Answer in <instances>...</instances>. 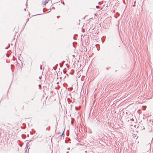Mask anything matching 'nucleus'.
Instances as JSON below:
<instances>
[{"instance_id": "5", "label": "nucleus", "mask_w": 153, "mask_h": 153, "mask_svg": "<svg viewBox=\"0 0 153 153\" xmlns=\"http://www.w3.org/2000/svg\"><path fill=\"white\" fill-rule=\"evenodd\" d=\"M63 133V132L62 134H62Z\"/></svg>"}, {"instance_id": "4", "label": "nucleus", "mask_w": 153, "mask_h": 153, "mask_svg": "<svg viewBox=\"0 0 153 153\" xmlns=\"http://www.w3.org/2000/svg\"><path fill=\"white\" fill-rule=\"evenodd\" d=\"M40 86V85H39V86Z\"/></svg>"}, {"instance_id": "3", "label": "nucleus", "mask_w": 153, "mask_h": 153, "mask_svg": "<svg viewBox=\"0 0 153 153\" xmlns=\"http://www.w3.org/2000/svg\"><path fill=\"white\" fill-rule=\"evenodd\" d=\"M46 3H47V2H46L45 4H45H45H46Z\"/></svg>"}, {"instance_id": "2", "label": "nucleus", "mask_w": 153, "mask_h": 153, "mask_svg": "<svg viewBox=\"0 0 153 153\" xmlns=\"http://www.w3.org/2000/svg\"><path fill=\"white\" fill-rule=\"evenodd\" d=\"M41 76H39V79H41Z\"/></svg>"}, {"instance_id": "1", "label": "nucleus", "mask_w": 153, "mask_h": 153, "mask_svg": "<svg viewBox=\"0 0 153 153\" xmlns=\"http://www.w3.org/2000/svg\"><path fill=\"white\" fill-rule=\"evenodd\" d=\"M149 29L150 28L151 30H152V29L151 26H150L149 25Z\"/></svg>"}]
</instances>
